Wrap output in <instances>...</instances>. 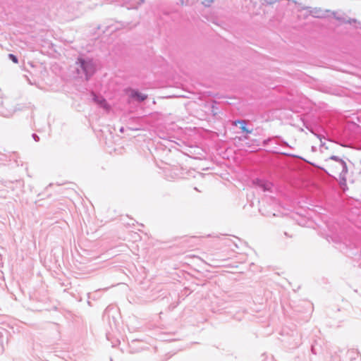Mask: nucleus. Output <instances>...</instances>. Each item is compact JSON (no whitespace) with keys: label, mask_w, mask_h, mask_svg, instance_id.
Here are the masks:
<instances>
[{"label":"nucleus","mask_w":361,"mask_h":361,"mask_svg":"<svg viewBox=\"0 0 361 361\" xmlns=\"http://www.w3.org/2000/svg\"><path fill=\"white\" fill-rule=\"evenodd\" d=\"M285 143L287 146L296 149L311 160H323L325 161L324 168L330 173L336 169V166L331 161H337L334 156L336 145L331 140H324L315 134H308L301 128H293L286 135Z\"/></svg>","instance_id":"nucleus-1"},{"label":"nucleus","mask_w":361,"mask_h":361,"mask_svg":"<svg viewBox=\"0 0 361 361\" xmlns=\"http://www.w3.org/2000/svg\"><path fill=\"white\" fill-rule=\"evenodd\" d=\"M352 163L349 161L347 164L345 161L340 159V167L342 169V171L340 173V190H345V183L347 180H351V173L349 171L352 168Z\"/></svg>","instance_id":"nucleus-2"},{"label":"nucleus","mask_w":361,"mask_h":361,"mask_svg":"<svg viewBox=\"0 0 361 361\" xmlns=\"http://www.w3.org/2000/svg\"><path fill=\"white\" fill-rule=\"evenodd\" d=\"M234 126L239 125L241 133L243 134V137H239L240 140H247L249 138L248 135L253 132V129L248 128L247 126V121L245 120H238L233 123Z\"/></svg>","instance_id":"nucleus-3"},{"label":"nucleus","mask_w":361,"mask_h":361,"mask_svg":"<svg viewBox=\"0 0 361 361\" xmlns=\"http://www.w3.org/2000/svg\"><path fill=\"white\" fill-rule=\"evenodd\" d=\"M80 67L86 74V78L88 79L89 76L92 75L94 72V66L92 61H85L83 59L79 60Z\"/></svg>","instance_id":"nucleus-4"},{"label":"nucleus","mask_w":361,"mask_h":361,"mask_svg":"<svg viewBox=\"0 0 361 361\" xmlns=\"http://www.w3.org/2000/svg\"><path fill=\"white\" fill-rule=\"evenodd\" d=\"M126 93L131 98L139 102L145 101L147 98V95L142 94L137 90L128 88L125 90Z\"/></svg>","instance_id":"nucleus-5"},{"label":"nucleus","mask_w":361,"mask_h":361,"mask_svg":"<svg viewBox=\"0 0 361 361\" xmlns=\"http://www.w3.org/2000/svg\"><path fill=\"white\" fill-rule=\"evenodd\" d=\"M340 27L343 25L344 24H350L353 25L355 28H361V22H357L355 19H350L347 18H341L340 17Z\"/></svg>","instance_id":"nucleus-6"},{"label":"nucleus","mask_w":361,"mask_h":361,"mask_svg":"<svg viewBox=\"0 0 361 361\" xmlns=\"http://www.w3.org/2000/svg\"><path fill=\"white\" fill-rule=\"evenodd\" d=\"M94 101L106 111L110 109L109 104L104 98L94 95Z\"/></svg>","instance_id":"nucleus-7"},{"label":"nucleus","mask_w":361,"mask_h":361,"mask_svg":"<svg viewBox=\"0 0 361 361\" xmlns=\"http://www.w3.org/2000/svg\"><path fill=\"white\" fill-rule=\"evenodd\" d=\"M258 185L262 188L264 191L270 190L271 188V184L261 180H257Z\"/></svg>","instance_id":"nucleus-8"},{"label":"nucleus","mask_w":361,"mask_h":361,"mask_svg":"<svg viewBox=\"0 0 361 361\" xmlns=\"http://www.w3.org/2000/svg\"><path fill=\"white\" fill-rule=\"evenodd\" d=\"M313 16L317 18H324L325 17V15L324 13H322L317 11L313 12Z\"/></svg>","instance_id":"nucleus-9"},{"label":"nucleus","mask_w":361,"mask_h":361,"mask_svg":"<svg viewBox=\"0 0 361 361\" xmlns=\"http://www.w3.org/2000/svg\"><path fill=\"white\" fill-rule=\"evenodd\" d=\"M8 57H9L10 59L12 60V61L13 63H18V59H17V57L15 55H13L12 54H10L8 55Z\"/></svg>","instance_id":"nucleus-10"},{"label":"nucleus","mask_w":361,"mask_h":361,"mask_svg":"<svg viewBox=\"0 0 361 361\" xmlns=\"http://www.w3.org/2000/svg\"><path fill=\"white\" fill-rule=\"evenodd\" d=\"M293 157H299V158H302L300 156H298V155H293Z\"/></svg>","instance_id":"nucleus-11"},{"label":"nucleus","mask_w":361,"mask_h":361,"mask_svg":"<svg viewBox=\"0 0 361 361\" xmlns=\"http://www.w3.org/2000/svg\"><path fill=\"white\" fill-rule=\"evenodd\" d=\"M206 1H207V0H203V1H202V3H203V4H206Z\"/></svg>","instance_id":"nucleus-12"}]
</instances>
